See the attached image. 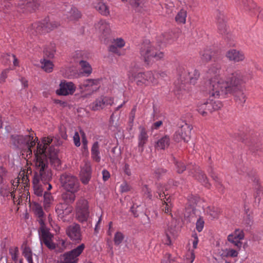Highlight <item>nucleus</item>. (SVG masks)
Instances as JSON below:
<instances>
[{
	"instance_id": "nucleus-15",
	"label": "nucleus",
	"mask_w": 263,
	"mask_h": 263,
	"mask_svg": "<svg viewBox=\"0 0 263 263\" xmlns=\"http://www.w3.org/2000/svg\"><path fill=\"white\" fill-rule=\"evenodd\" d=\"M191 128L186 123L179 127L177 130L174 135V139L176 142H179L183 140L184 142H187L190 139Z\"/></svg>"
},
{
	"instance_id": "nucleus-2",
	"label": "nucleus",
	"mask_w": 263,
	"mask_h": 263,
	"mask_svg": "<svg viewBox=\"0 0 263 263\" xmlns=\"http://www.w3.org/2000/svg\"><path fill=\"white\" fill-rule=\"evenodd\" d=\"M221 68V64L219 63L215 62L210 66L208 70V74L210 77V98H215L217 93H215V91H220L222 88L226 87V85L235 79L234 74L236 71L227 75L224 74L226 80H224L220 74Z\"/></svg>"
},
{
	"instance_id": "nucleus-27",
	"label": "nucleus",
	"mask_w": 263,
	"mask_h": 263,
	"mask_svg": "<svg viewBox=\"0 0 263 263\" xmlns=\"http://www.w3.org/2000/svg\"><path fill=\"white\" fill-rule=\"evenodd\" d=\"M112 44L109 46V51L118 55H120L119 49L123 47L125 45V41L121 37L113 39Z\"/></svg>"
},
{
	"instance_id": "nucleus-29",
	"label": "nucleus",
	"mask_w": 263,
	"mask_h": 263,
	"mask_svg": "<svg viewBox=\"0 0 263 263\" xmlns=\"http://www.w3.org/2000/svg\"><path fill=\"white\" fill-rule=\"evenodd\" d=\"M170 144V138L168 136L165 135L158 140L155 147L157 149H165Z\"/></svg>"
},
{
	"instance_id": "nucleus-61",
	"label": "nucleus",
	"mask_w": 263,
	"mask_h": 263,
	"mask_svg": "<svg viewBox=\"0 0 263 263\" xmlns=\"http://www.w3.org/2000/svg\"><path fill=\"white\" fill-rule=\"evenodd\" d=\"M73 142H74V145L77 147L80 146L81 145L80 138V135H79V134L78 132H75L73 137Z\"/></svg>"
},
{
	"instance_id": "nucleus-47",
	"label": "nucleus",
	"mask_w": 263,
	"mask_h": 263,
	"mask_svg": "<svg viewBox=\"0 0 263 263\" xmlns=\"http://www.w3.org/2000/svg\"><path fill=\"white\" fill-rule=\"evenodd\" d=\"M202 60L205 62H208L211 59L212 56V51L210 49H206L201 51L200 53Z\"/></svg>"
},
{
	"instance_id": "nucleus-37",
	"label": "nucleus",
	"mask_w": 263,
	"mask_h": 263,
	"mask_svg": "<svg viewBox=\"0 0 263 263\" xmlns=\"http://www.w3.org/2000/svg\"><path fill=\"white\" fill-rule=\"evenodd\" d=\"M98 81L95 79H87L83 81L80 85V88L81 89H89V88L94 85H97Z\"/></svg>"
},
{
	"instance_id": "nucleus-19",
	"label": "nucleus",
	"mask_w": 263,
	"mask_h": 263,
	"mask_svg": "<svg viewBox=\"0 0 263 263\" xmlns=\"http://www.w3.org/2000/svg\"><path fill=\"white\" fill-rule=\"evenodd\" d=\"M77 55L82 56V59L79 61V65L80 67V73L84 76H89L92 71V69L90 64L85 60L87 58V55L82 51H78Z\"/></svg>"
},
{
	"instance_id": "nucleus-6",
	"label": "nucleus",
	"mask_w": 263,
	"mask_h": 263,
	"mask_svg": "<svg viewBox=\"0 0 263 263\" xmlns=\"http://www.w3.org/2000/svg\"><path fill=\"white\" fill-rule=\"evenodd\" d=\"M140 53L145 63L147 65L162 59L164 57L163 52L157 50L148 40L144 41L142 44Z\"/></svg>"
},
{
	"instance_id": "nucleus-41",
	"label": "nucleus",
	"mask_w": 263,
	"mask_h": 263,
	"mask_svg": "<svg viewBox=\"0 0 263 263\" xmlns=\"http://www.w3.org/2000/svg\"><path fill=\"white\" fill-rule=\"evenodd\" d=\"M122 1L127 2L138 11H140L144 5L143 0H122Z\"/></svg>"
},
{
	"instance_id": "nucleus-42",
	"label": "nucleus",
	"mask_w": 263,
	"mask_h": 263,
	"mask_svg": "<svg viewBox=\"0 0 263 263\" xmlns=\"http://www.w3.org/2000/svg\"><path fill=\"white\" fill-rule=\"evenodd\" d=\"M9 253L11 255L12 260L14 261L15 263H16V261L18 260L19 255L18 247L15 246L10 247L9 249Z\"/></svg>"
},
{
	"instance_id": "nucleus-52",
	"label": "nucleus",
	"mask_w": 263,
	"mask_h": 263,
	"mask_svg": "<svg viewBox=\"0 0 263 263\" xmlns=\"http://www.w3.org/2000/svg\"><path fill=\"white\" fill-rule=\"evenodd\" d=\"M174 159L177 172L182 173L186 168L185 164L181 161L176 160L175 158Z\"/></svg>"
},
{
	"instance_id": "nucleus-35",
	"label": "nucleus",
	"mask_w": 263,
	"mask_h": 263,
	"mask_svg": "<svg viewBox=\"0 0 263 263\" xmlns=\"http://www.w3.org/2000/svg\"><path fill=\"white\" fill-rule=\"evenodd\" d=\"M44 208L45 211H47L50 207L51 203L53 201V198L51 194L48 191L45 192L44 193Z\"/></svg>"
},
{
	"instance_id": "nucleus-55",
	"label": "nucleus",
	"mask_w": 263,
	"mask_h": 263,
	"mask_svg": "<svg viewBox=\"0 0 263 263\" xmlns=\"http://www.w3.org/2000/svg\"><path fill=\"white\" fill-rule=\"evenodd\" d=\"M91 176V173L80 174V180L84 184L88 183Z\"/></svg>"
},
{
	"instance_id": "nucleus-11",
	"label": "nucleus",
	"mask_w": 263,
	"mask_h": 263,
	"mask_svg": "<svg viewBox=\"0 0 263 263\" xmlns=\"http://www.w3.org/2000/svg\"><path fill=\"white\" fill-rule=\"evenodd\" d=\"M84 249L85 245L82 243L76 248L64 253L57 263H76L78 261V257Z\"/></svg>"
},
{
	"instance_id": "nucleus-31",
	"label": "nucleus",
	"mask_w": 263,
	"mask_h": 263,
	"mask_svg": "<svg viewBox=\"0 0 263 263\" xmlns=\"http://www.w3.org/2000/svg\"><path fill=\"white\" fill-rule=\"evenodd\" d=\"M66 12L67 17L70 20H77L81 16L80 12L76 8L70 6L67 8Z\"/></svg>"
},
{
	"instance_id": "nucleus-54",
	"label": "nucleus",
	"mask_w": 263,
	"mask_h": 263,
	"mask_svg": "<svg viewBox=\"0 0 263 263\" xmlns=\"http://www.w3.org/2000/svg\"><path fill=\"white\" fill-rule=\"evenodd\" d=\"M218 29L221 34H224L227 32V26L222 19L218 21Z\"/></svg>"
},
{
	"instance_id": "nucleus-9",
	"label": "nucleus",
	"mask_w": 263,
	"mask_h": 263,
	"mask_svg": "<svg viewBox=\"0 0 263 263\" xmlns=\"http://www.w3.org/2000/svg\"><path fill=\"white\" fill-rule=\"evenodd\" d=\"M134 79L137 85L140 87L156 86L158 84V80L151 71L138 72L134 76Z\"/></svg>"
},
{
	"instance_id": "nucleus-24",
	"label": "nucleus",
	"mask_w": 263,
	"mask_h": 263,
	"mask_svg": "<svg viewBox=\"0 0 263 263\" xmlns=\"http://www.w3.org/2000/svg\"><path fill=\"white\" fill-rule=\"evenodd\" d=\"M226 56L230 61L234 62H241L245 58V54L242 51L236 49L228 50Z\"/></svg>"
},
{
	"instance_id": "nucleus-44",
	"label": "nucleus",
	"mask_w": 263,
	"mask_h": 263,
	"mask_svg": "<svg viewBox=\"0 0 263 263\" xmlns=\"http://www.w3.org/2000/svg\"><path fill=\"white\" fill-rule=\"evenodd\" d=\"M3 61L5 64H9L11 61H13L14 66H16L18 64L17 60L14 54H6L3 57Z\"/></svg>"
},
{
	"instance_id": "nucleus-18",
	"label": "nucleus",
	"mask_w": 263,
	"mask_h": 263,
	"mask_svg": "<svg viewBox=\"0 0 263 263\" xmlns=\"http://www.w3.org/2000/svg\"><path fill=\"white\" fill-rule=\"evenodd\" d=\"M191 175H192L199 182L208 186V180L206 175L200 170L197 165H189L187 167Z\"/></svg>"
},
{
	"instance_id": "nucleus-4",
	"label": "nucleus",
	"mask_w": 263,
	"mask_h": 263,
	"mask_svg": "<svg viewBox=\"0 0 263 263\" xmlns=\"http://www.w3.org/2000/svg\"><path fill=\"white\" fill-rule=\"evenodd\" d=\"M42 162H35V169L32 180L34 193L37 196H42L45 187L43 183H47L52 178V173L49 166L42 165Z\"/></svg>"
},
{
	"instance_id": "nucleus-10",
	"label": "nucleus",
	"mask_w": 263,
	"mask_h": 263,
	"mask_svg": "<svg viewBox=\"0 0 263 263\" xmlns=\"http://www.w3.org/2000/svg\"><path fill=\"white\" fill-rule=\"evenodd\" d=\"M221 106L222 104L220 101L214 100L210 98L203 103H199L197 105V109L200 115L203 117H205L213 111L218 110Z\"/></svg>"
},
{
	"instance_id": "nucleus-14",
	"label": "nucleus",
	"mask_w": 263,
	"mask_h": 263,
	"mask_svg": "<svg viewBox=\"0 0 263 263\" xmlns=\"http://www.w3.org/2000/svg\"><path fill=\"white\" fill-rule=\"evenodd\" d=\"M38 232L42 244L44 243L50 250L55 249V245L52 240L53 236L46 228L45 224L40 226Z\"/></svg>"
},
{
	"instance_id": "nucleus-33",
	"label": "nucleus",
	"mask_w": 263,
	"mask_h": 263,
	"mask_svg": "<svg viewBox=\"0 0 263 263\" xmlns=\"http://www.w3.org/2000/svg\"><path fill=\"white\" fill-rule=\"evenodd\" d=\"M242 5L246 10L250 11L254 14H256L258 11L256 4L253 1L242 0Z\"/></svg>"
},
{
	"instance_id": "nucleus-30",
	"label": "nucleus",
	"mask_w": 263,
	"mask_h": 263,
	"mask_svg": "<svg viewBox=\"0 0 263 263\" xmlns=\"http://www.w3.org/2000/svg\"><path fill=\"white\" fill-rule=\"evenodd\" d=\"M179 36L178 33L173 32L165 33L162 34V39L161 42L166 44H171L173 43Z\"/></svg>"
},
{
	"instance_id": "nucleus-40",
	"label": "nucleus",
	"mask_w": 263,
	"mask_h": 263,
	"mask_svg": "<svg viewBox=\"0 0 263 263\" xmlns=\"http://www.w3.org/2000/svg\"><path fill=\"white\" fill-rule=\"evenodd\" d=\"M23 255L27 259L28 263H33L32 259V252L28 246H25L23 250Z\"/></svg>"
},
{
	"instance_id": "nucleus-26",
	"label": "nucleus",
	"mask_w": 263,
	"mask_h": 263,
	"mask_svg": "<svg viewBox=\"0 0 263 263\" xmlns=\"http://www.w3.org/2000/svg\"><path fill=\"white\" fill-rule=\"evenodd\" d=\"M0 194L4 197H9V199H12L15 204H20L22 202L20 196H18L16 198L15 197L14 191L10 190L9 188H7V186H4L1 188Z\"/></svg>"
},
{
	"instance_id": "nucleus-32",
	"label": "nucleus",
	"mask_w": 263,
	"mask_h": 263,
	"mask_svg": "<svg viewBox=\"0 0 263 263\" xmlns=\"http://www.w3.org/2000/svg\"><path fill=\"white\" fill-rule=\"evenodd\" d=\"M100 154L99 144L98 141H96L93 143L91 149L92 159L96 162H99L101 160Z\"/></svg>"
},
{
	"instance_id": "nucleus-22",
	"label": "nucleus",
	"mask_w": 263,
	"mask_h": 263,
	"mask_svg": "<svg viewBox=\"0 0 263 263\" xmlns=\"http://www.w3.org/2000/svg\"><path fill=\"white\" fill-rule=\"evenodd\" d=\"M159 198L162 201V205L161 206L162 210L166 214L172 215V208L173 206V203L172 202V199L171 196L166 197L167 194H165L163 192V193L161 192L159 193Z\"/></svg>"
},
{
	"instance_id": "nucleus-58",
	"label": "nucleus",
	"mask_w": 263,
	"mask_h": 263,
	"mask_svg": "<svg viewBox=\"0 0 263 263\" xmlns=\"http://www.w3.org/2000/svg\"><path fill=\"white\" fill-rule=\"evenodd\" d=\"M88 173H91L90 164V163L86 162L81 166L80 174Z\"/></svg>"
},
{
	"instance_id": "nucleus-48",
	"label": "nucleus",
	"mask_w": 263,
	"mask_h": 263,
	"mask_svg": "<svg viewBox=\"0 0 263 263\" xmlns=\"http://www.w3.org/2000/svg\"><path fill=\"white\" fill-rule=\"evenodd\" d=\"M26 6L30 11H33L39 7V4L37 0H27Z\"/></svg>"
},
{
	"instance_id": "nucleus-64",
	"label": "nucleus",
	"mask_w": 263,
	"mask_h": 263,
	"mask_svg": "<svg viewBox=\"0 0 263 263\" xmlns=\"http://www.w3.org/2000/svg\"><path fill=\"white\" fill-rule=\"evenodd\" d=\"M170 254H166L162 259L161 263H172L173 260L171 258Z\"/></svg>"
},
{
	"instance_id": "nucleus-3",
	"label": "nucleus",
	"mask_w": 263,
	"mask_h": 263,
	"mask_svg": "<svg viewBox=\"0 0 263 263\" xmlns=\"http://www.w3.org/2000/svg\"><path fill=\"white\" fill-rule=\"evenodd\" d=\"M234 77H235V79L226 85L225 88H222L219 91H215V93H217L215 98H224L228 95H232L235 97L236 101L242 105L246 102V96L242 92V84L244 83L243 76L240 71H236Z\"/></svg>"
},
{
	"instance_id": "nucleus-49",
	"label": "nucleus",
	"mask_w": 263,
	"mask_h": 263,
	"mask_svg": "<svg viewBox=\"0 0 263 263\" xmlns=\"http://www.w3.org/2000/svg\"><path fill=\"white\" fill-rule=\"evenodd\" d=\"M80 135L82 138V149L83 152H88V141L87 140L86 136L84 132L82 130H80Z\"/></svg>"
},
{
	"instance_id": "nucleus-5",
	"label": "nucleus",
	"mask_w": 263,
	"mask_h": 263,
	"mask_svg": "<svg viewBox=\"0 0 263 263\" xmlns=\"http://www.w3.org/2000/svg\"><path fill=\"white\" fill-rule=\"evenodd\" d=\"M178 78L175 82V91H189L190 84L195 85L200 76L196 69L186 70L180 67L178 69Z\"/></svg>"
},
{
	"instance_id": "nucleus-12",
	"label": "nucleus",
	"mask_w": 263,
	"mask_h": 263,
	"mask_svg": "<svg viewBox=\"0 0 263 263\" xmlns=\"http://www.w3.org/2000/svg\"><path fill=\"white\" fill-rule=\"evenodd\" d=\"M95 28L99 33L101 41L107 44L111 35L110 23L105 20H101L96 24Z\"/></svg>"
},
{
	"instance_id": "nucleus-59",
	"label": "nucleus",
	"mask_w": 263,
	"mask_h": 263,
	"mask_svg": "<svg viewBox=\"0 0 263 263\" xmlns=\"http://www.w3.org/2000/svg\"><path fill=\"white\" fill-rule=\"evenodd\" d=\"M120 191L122 193L127 192L130 190V186L126 182H123L120 185Z\"/></svg>"
},
{
	"instance_id": "nucleus-62",
	"label": "nucleus",
	"mask_w": 263,
	"mask_h": 263,
	"mask_svg": "<svg viewBox=\"0 0 263 263\" xmlns=\"http://www.w3.org/2000/svg\"><path fill=\"white\" fill-rule=\"evenodd\" d=\"M155 76H156L157 79H158V78H165V77H167V73L165 71L160 70L155 71Z\"/></svg>"
},
{
	"instance_id": "nucleus-60",
	"label": "nucleus",
	"mask_w": 263,
	"mask_h": 263,
	"mask_svg": "<svg viewBox=\"0 0 263 263\" xmlns=\"http://www.w3.org/2000/svg\"><path fill=\"white\" fill-rule=\"evenodd\" d=\"M165 234L167 238V240L165 241V244L170 245L171 244L172 237L174 236V233L169 229H168L167 231H166Z\"/></svg>"
},
{
	"instance_id": "nucleus-53",
	"label": "nucleus",
	"mask_w": 263,
	"mask_h": 263,
	"mask_svg": "<svg viewBox=\"0 0 263 263\" xmlns=\"http://www.w3.org/2000/svg\"><path fill=\"white\" fill-rule=\"evenodd\" d=\"M195 258V255L194 251L186 253L184 259V263H193Z\"/></svg>"
},
{
	"instance_id": "nucleus-16",
	"label": "nucleus",
	"mask_w": 263,
	"mask_h": 263,
	"mask_svg": "<svg viewBox=\"0 0 263 263\" xmlns=\"http://www.w3.org/2000/svg\"><path fill=\"white\" fill-rule=\"evenodd\" d=\"M245 234L242 230L240 229L235 230L233 233L229 234L227 237V240L239 250L242 246V242L243 239Z\"/></svg>"
},
{
	"instance_id": "nucleus-25",
	"label": "nucleus",
	"mask_w": 263,
	"mask_h": 263,
	"mask_svg": "<svg viewBox=\"0 0 263 263\" xmlns=\"http://www.w3.org/2000/svg\"><path fill=\"white\" fill-rule=\"evenodd\" d=\"M139 133L138 136V147L141 152H143L144 145L148 141V136L144 127L139 126Z\"/></svg>"
},
{
	"instance_id": "nucleus-13",
	"label": "nucleus",
	"mask_w": 263,
	"mask_h": 263,
	"mask_svg": "<svg viewBox=\"0 0 263 263\" xmlns=\"http://www.w3.org/2000/svg\"><path fill=\"white\" fill-rule=\"evenodd\" d=\"M76 217L80 222L86 221L89 216L88 202L84 199H81L77 202Z\"/></svg>"
},
{
	"instance_id": "nucleus-21",
	"label": "nucleus",
	"mask_w": 263,
	"mask_h": 263,
	"mask_svg": "<svg viewBox=\"0 0 263 263\" xmlns=\"http://www.w3.org/2000/svg\"><path fill=\"white\" fill-rule=\"evenodd\" d=\"M76 89V87L72 82L64 81L60 83V88L57 90V93L62 96L72 95Z\"/></svg>"
},
{
	"instance_id": "nucleus-63",
	"label": "nucleus",
	"mask_w": 263,
	"mask_h": 263,
	"mask_svg": "<svg viewBox=\"0 0 263 263\" xmlns=\"http://www.w3.org/2000/svg\"><path fill=\"white\" fill-rule=\"evenodd\" d=\"M123 171L125 174L130 176L132 175L131 170L129 167V165L125 163L123 167Z\"/></svg>"
},
{
	"instance_id": "nucleus-8",
	"label": "nucleus",
	"mask_w": 263,
	"mask_h": 263,
	"mask_svg": "<svg viewBox=\"0 0 263 263\" xmlns=\"http://www.w3.org/2000/svg\"><path fill=\"white\" fill-rule=\"evenodd\" d=\"M60 24L55 21L48 22V20L45 19L41 22H36L31 25L28 28V32L32 35H36L39 34L49 32L57 28Z\"/></svg>"
},
{
	"instance_id": "nucleus-45",
	"label": "nucleus",
	"mask_w": 263,
	"mask_h": 263,
	"mask_svg": "<svg viewBox=\"0 0 263 263\" xmlns=\"http://www.w3.org/2000/svg\"><path fill=\"white\" fill-rule=\"evenodd\" d=\"M29 135H32V139H30V140L28 141L27 140L26 144L27 146L28 147V151L27 153L29 154H32V148H33L36 144L35 140H36V141H38V139L37 137L35 138L34 140H33V132H32L31 133H30Z\"/></svg>"
},
{
	"instance_id": "nucleus-38",
	"label": "nucleus",
	"mask_w": 263,
	"mask_h": 263,
	"mask_svg": "<svg viewBox=\"0 0 263 263\" xmlns=\"http://www.w3.org/2000/svg\"><path fill=\"white\" fill-rule=\"evenodd\" d=\"M206 213L210 215L212 219L217 218L220 213V210L215 206H208Z\"/></svg>"
},
{
	"instance_id": "nucleus-56",
	"label": "nucleus",
	"mask_w": 263,
	"mask_h": 263,
	"mask_svg": "<svg viewBox=\"0 0 263 263\" xmlns=\"http://www.w3.org/2000/svg\"><path fill=\"white\" fill-rule=\"evenodd\" d=\"M204 226V221L202 217H200L196 223V229L198 232L202 231Z\"/></svg>"
},
{
	"instance_id": "nucleus-57",
	"label": "nucleus",
	"mask_w": 263,
	"mask_h": 263,
	"mask_svg": "<svg viewBox=\"0 0 263 263\" xmlns=\"http://www.w3.org/2000/svg\"><path fill=\"white\" fill-rule=\"evenodd\" d=\"M226 255L227 257H237L238 255V250L233 249H229L226 250Z\"/></svg>"
},
{
	"instance_id": "nucleus-23",
	"label": "nucleus",
	"mask_w": 263,
	"mask_h": 263,
	"mask_svg": "<svg viewBox=\"0 0 263 263\" xmlns=\"http://www.w3.org/2000/svg\"><path fill=\"white\" fill-rule=\"evenodd\" d=\"M32 209L34 214L37 217V220L40 226L45 224L46 216L42 206L40 204L34 202L32 204Z\"/></svg>"
},
{
	"instance_id": "nucleus-51",
	"label": "nucleus",
	"mask_w": 263,
	"mask_h": 263,
	"mask_svg": "<svg viewBox=\"0 0 263 263\" xmlns=\"http://www.w3.org/2000/svg\"><path fill=\"white\" fill-rule=\"evenodd\" d=\"M124 235L121 232H117L115 233L114 241L116 246H119L123 241Z\"/></svg>"
},
{
	"instance_id": "nucleus-34",
	"label": "nucleus",
	"mask_w": 263,
	"mask_h": 263,
	"mask_svg": "<svg viewBox=\"0 0 263 263\" xmlns=\"http://www.w3.org/2000/svg\"><path fill=\"white\" fill-rule=\"evenodd\" d=\"M41 67L46 72L52 71L54 65L51 61L44 58L41 60Z\"/></svg>"
},
{
	"instance_id": "nucleus-17",
	"label": "nucleus",
	"mask_w": 263,
	"mask_h": 263,
	"mask_svg": "<svg viewBox=\"0 0 263 263\" xmlns=\"http://www.w3.org/2000/svg\"><path fill=\"white\" fill-rule=\"evenodd\" d=\"M66 233L73 241L79 242L82 239L81 229L79 224L73 223L69 226L66 228Z\"/></svg>"
},
{
	"instance_id": "nucleus-28",
	"label": "nucleus",
	"mask_w": 263,
	"mask_h": 263,
	"mask_svg": "<svg viewBox=\"0 0 263 263\" xmlns=\"http://www.w3.org/2000/svg\"><path fill=\"white\" fill-rule=\"evenodd\" d=\"M93 5L96 10L102 15L107 16L109 14V8L102 0H96Z\"/></svg>"
},
{
	"instance_id": "nucleus-20",
	"label": "nucleus",
	"mask_w": 263,
	"mask_h": 263,
	"mask_svg": "<svg viewBox=\"0 0 263 263\" xmlns=\"http://www.w3.org/2000/svg\"><path fill=\"white\" fill-rule=\"evenodd\" d=\"M114 99L111 97H101L97 99L91 105L90 107L93 110H98L104 108L107 105H112Z\"/></svg>"
},
{
	"instance_id": "nucleus-46",
	"label": "nucleus",
	"mask_w": 263,
	"mask_h": 263,
	"mask_svg": "<svg viewBox=\"0 0 263 263\" xmlns=\"http://www.w3.org/2000/svg\"><path fill=\"white\" fill-rule=\"evenodd\" d=\"M17 178L20 180L21 179V183L24 184L25 188L28 186V185L29 183V179L28 175L26 174L25 171H23L21 172Z\"/></svg>"
},
{
	"instance_id": "nucleus-1",
	"label": "nucleus",
	"mask_w": 263,
	"mask_h": 263,
	"mask_svg": "<svg viewBox=\"0 0 263 263\" xmlns=\"http://www.w3.org/2000/svg\"><path fill=\"white\" fill-rule=\"evenodd\" d=\"M52 139L50 137H44L42 143L37 144L36 149L34 151L35 156V162H42V164L48 166V159L51 164L55 168L58 169L61 164V161L58 156V151L53 146H49Z\"/></svg>"
},
{
	"instance_id": "nucleus-43",
	"label": "nucleus",
	"mask_w": 263,
	"mask_h": 263,
	"mask_svg": "<svg viewBox=\"0 0 263 263\" xmlns=\"http://www.w3.org/2000/svg\"><path fill=\"white\" fill-rule=\"evenodd\" d=\"M32 135L26 136L23 135H12V138L15 139H17L19 141L20 146L26 144L27 140L29 141L32 139Z\"/></svg>"
},
{
	"instance_id": "nucleus-39",
	"label": "nucleus",
	"mask_w": 263,
	"mask_h": 263,
	"mask_svg": "<svg viewBox=\"0 0 263 263\" xmlns=\"http://www.w3.org/2000/svg\"><path fill=\"white\" fill-rule=\"evenodd\" d=\"M186 15V11L183 9H181L176 15L175 20L178 24H185Z\"/></svg>"
},
{
	"instance_id": "nucleus-7",
	"label": "nucleus",
	"mask_w": 263,
	"mask_h": 263,
	"mask_svg": "<svg viewBox=\"0 0 263 263\" xmlns=\"http://www.w3.org/2000/svg\"><path fill=\"white\" fill-rule=\"evenodd\" d=\"M60 181L64 190L72 194L70 197V200L71 202H73L75 200L74 194L78 192L80 189L79 180L72 175L64 173L61 176Z\"/></svg>"
},
{
	"instance_id": "nucleus-50",
	"label": "nucleus",
	"mask_w": 263,
	"mask_h": 263,
	"mask_svg": "<svg viewBox=\"0 0 263 263\" xmlns=\"http://www.w3.org/2000/svg\"><path fill=\"white\" fill-rule=\"evenodd\" d=\"M211 177L217 183V186L219 189H221V191L224 190V188L223 189L222 185L221 184V181L220 178L218 177V175L216 174V173L212 170L210 172Z\"/></svg>"
},
{
	"instance_id": "nucleus-36",
	"label": "nucleus",
	"mask_w": 263,
	"mask_h": 263,
	"mask_svg": "<svg viewBox=\"0 0 263 263\" xmlns=\"http://www.w3.org/2000/svg\"><path fill=\"white\" fill-rule=\"evenodd\" d=\"M56 52L55 45L54 44H50V45L47 47L44 50V58H47L49 59H52L54 57V54Z\"/></svg>"
}]
</instances>
